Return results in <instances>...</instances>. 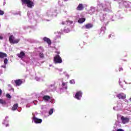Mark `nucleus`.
Segmentation results:
<instances>
[{"mask_svg": "<svg viewBox=\"0 0 131 131\" xmlns=\"http://www.w3.org/2000/svg\"><path fill=\"white\" fill-rule=\"evenodd\" d=\"M108 37L110 38L111 37V34L109 35Z\"/></svg>", "mask_w": 131, "mask_h": 131, "instance_id": "obj_33", "label": "nucleus"}, {"mask_svg": "<svg viewBox=\"0 0 131 131\" xmlns=\"http://www.w3.org/2000/svg\"><path fill=\"white\" fill-rule=\"evenodd\" d=\"M33 120L35 123H41V122H42V120L41 119H38L35 117L33 118Z\"/></svg>", "mask_w": 131, "mask_h": 131, "instance_id": "obj_6", "label": "nucleus"}, {"mask_svg": "<svg viewBox=\"0 0 131 131\" xmlns=\"http://www.w3.org/2000/svg\"><path fill=\"white\" fill-rule=\"evenodd\" d=\"M0 104H2V105H6L7 103L6 102V101L0 99Z\"/></svg>", "mask_w": 131, "mask_h": 131, "instance_id": "obj_17", "label": "nucleus"}, {"mask_svg": "<svg viewBox=\"0 0 131 131\" xmlns=\"http://www.w3.org/2000/svg\"><path fill=\"white\" fill-rule=\"evenodd\" d=\"M70 83H71V84H74L75 83V80L74 79L71 80Z\"/></svg>", "mask_w": 131, "mask_h": 131, "instance_id": "obj_19", "label": "nucleus"}, {"mask_svg": "<svg viewBox=\"0 0 131 131\" xmlns=\"http://www.w3.org/2000/svg\"><path fill=\"white\" fill-rule=\"evenodd\" d=\"M53 113H54V110H53V108H51L50 111L49 112V115H52V114H53Z\"/></svg>", "mask_w": 131, "mask_h": 131, "instance_id": "obj_18", "label": "nucleus"}, {"mask_svg": "<svg viewBox=\"0 0 131 131\" xmlns=\"http://www.w3.org/2000/svg\"><path fill=\"white\" fill-rule=\"evenodd\" d=\"M8 126H10V124H6V127H8Z\"/></svg>", "mask_w": 131, "mask_h": 131, "instance_id": "obj_30", "label": "nucleus"}, {"mask_svg": "<svg viewBox=\"0 0 131 131\" xmlns=\"http://www.w3.org/2000/svg\"><path fill=\"white\" fill-rule=\"evenodd\" d=\"M119 71H123V68H122V67H120L119 68Z\"/></svg>", "mask_w": 131, "mask_h": 131, "instance_id": "obj_25", "label": "nucleus"}, {"mask_svg": "<svg viewBox=\"0 0 131 131\" xmlns=\"http://www.w3.org/2000/svg\"><path fill=\"white\" fill-rule=\"evenodd\" d=\"M3 94V91L1 89H0V96H2V94Z\"/></svg>", "mask_w": 131, "mask_h": 131, "instance_id": "obj_28", "label": "nucleus"}, {"mask_svg": "<svg viewBox=\"0 0 131 131\" xmlns=\"http://www.w3.org/2000/svg\"><path fill=\"white\" fill-rule=\"evenodd\" d=\"M65 32H69L70 31V30L69 29H64Z\"/></svg>", "mask_w": 131, "mask_h": 131, "instance_id": "obj_26", "label": "nucleus"}, {"mask_svg": "<svg viewBox=\"0 0 131 131\" xmlns=\"http://www.w3.org/2000/svg\"><path fill=\"white\" fill-rule=\"evenodd\" d=\"M6 97L8 98V99H11L12 96H11V95L9 94H6Z\"/></svg>", "mask_w": 131, "mask_h": 131, "instance_id": "obj_21", "label": "nucleus"}, {"mask_svg": "<svg viewBox=\"0 0 131 131\" xmlns=\"http://www.w3.org/2000/svg\"><path fill=\"white\" fill-rule=\"evenodd\" d=\"M53 61L55 64H61V63L63 62V60H62V58L59 54L56 55L54 57Z\"/></svg>", "mask_w": 131, "mask_h": 131, "instance_id": "obj_2", "label": "nucleus"}, {"mask_svg": "<svg viewBox=\"0 0 131 131\" xmlns=\"http://www.w3.org/2000/svg\"><path fill=\"white\" fill-rule=\"evenodd\" d=\"M84 9V7H83V4H79L76 8V10L77 11H82Z\"/></svg>", "mask_w": 131, "mask_h": 131, "instance_id": "obj_10", "label": "nucleus"}, {"mask_svg": "<svg viewBox=\"0 0 131 131\" xmlns=\"http://www.w3.org/2000/svg\"><path fill=\"white\" fill-rule=\"evenodd\" d=\"M4 14H5V12L3 11L0 10V15H3Z\"/></svg>", "mask_w": 131, "mask_h": 131, "instance_id": "obj_23", "label": "nucleus"}, {"mask_svg": "<svg viewBox=\"0 0 131 131\" xmlns=\"http://www.w3.org/2000/svg\"><path fill=\"white\" fill-rule=\"evenodd\" d=\"M61 24H62V25H65V22H64V21H62V23H61Z\"/></svg>", "mask_w": 131, "mask_h": 131, "instance_id": "obj_29", "label": "nucleus"}, {"mask_svg": "<svg viewBox=\"0 0 131 131\" xmlns=\"http://www.w3.org/2000/svg\"><path fill=\"white\" fill-rule=\"evenodd\" d=\"M62 84L63 86H64V85H66V83L62 82Z\"/></svg>", "mask_w": 131, "mask_h": 131, "instance_id": "obj_27", "label": "nucleus"}, {"mask_svg": "<svg viewBox=\"0 0 131 131\" xmlns=\"http://www.w3.org/2000/svg\"><path fill=\"white\" fill-rule=\"evenodd\" d=\"M19 106V104L18 103L15 104L12 107L11 110L12 111H15V110H17L18 109V107Z\"/></svg>", "mask_w": 131, "mask_h": 131, "instance_id": "obj_14", "label": "nucleus"}, {"mask_svg": "<svg viewBox=\"0 0 131 131\" xmlns=\"http://www.w3.org/2000/svg\"><path fill=\"white\" fill-rule=\"evenodd\" d=\"M117 98H118V99H125V98H126V95L125 94H124V93H120L118 94L117 95Z\"/></svg>", "mask_w": 131, "mask_h": 131, "instance_id": "obj_7", "label": "nucleus"}, {"mask_svg": "<svg viewBox=\"0 0 131 131\" xmlns=\"http://www.w3.org/2000/svg\"><path fill=\"white\" fill-rule=\"evenodd\" d=\"M121 120L123 124H126V123H128V122H129V118L124 117L123 116L121 117Z\"/></svg>", "mask_w": 131, "mask_h": 131, "instance_id": "obj_4", "label": "nucleus"}, {"mask_svg": "<svg viewBox=\"0 0 131 131\" xmlns=\"http://www.w3.org/2000/svg\"><path fill=\"white\" fill-rule=\"evenodd\" d=\"M14 82L17 86H19L21 83H23V81H22L21 79H17L15 80Z\"/></svg>", "mask_w": 131, "mask_h": 131, "instance_id": "obj_11", "label": "nucleus"}, {"mask_svg": "<svg viewBox=\"0 0 131 131\" xmlns=\"http://www.w3.org/2000/svg\"><path fill=\"white\" fill-rule=\"evenodd\" d=\"M64 1H67V0H64Z\"/></svg>", "mask_w": 131, "mask_h": 131, "instance_id": "obj_36", "label": "nucleus"}, {"mask_svg": "<svg viewBox=\"0 0 131 131\" xmlns=\"http://www.w3.org/2000/svg\"><path fill=\"white\" fill-rule=\"evenodd\" d=\"M9 40L10 43H13V45H15V43H18V42L20 41V39H15V37H14L13 35H11L9 36Z\"/></svg>", "mask_w": 131, "mask_h": 131, "instance_id": "obj_3", "label": "nucleus"}, {"mask_svg": "<svg viewBox=\"0 0 131 131\" xmlns=\"http://www.w3.org/2000/svg\"><path fill=\"white\" fill-rule=\"evenodd\" d=\"M67 22L68 23H69L70 24H72V23H73V21H72L71 20H67Z\"/></svg>", "mask_w": 131, "mask_h": 131, "instance_id": "obj_24", "label": "nucleus"}, {"mask_svg": "<svg viewBox=\"0 0 131 131\" xmlns=\"http://www.w3.org/2000/svg\"><path fill=\"white\" fill-rule=\"evenodd\" d=\"M0 39H3V36H0Z\"/></svg>", "mask_w": 131, "mask_h": 131, "instance_id": "obj_32", "label": "nucleus"}, {"mask_svg": "<svg viewBox=\"0 0 131 131\" xmlns=\"http://www.w3.org/2000/svg\"><path fill=\"white\" fill-rule=\"evenodd\" d=\"M39 56L40 58H43V57H44L43 53H40L39 54Z\"/></svg>", "mask_w": 131, "mask_h": 131, "instance_id": "obj_20", "label": "nucleus"}, {"mask_svg": "<svg viewBox=\"0 0 131 131\" xmlns=\"http://www.w3.org/2000/svg\"><path fill=\"white\" fill-rule=\"evenodd\" d=\"M17 57H18V58H20V59H23V58L25 57L26 55L24 52L21 51L19 53L17 54Z\"/></svg>", "mask_w": 131, "mask_h": 131, "instance_id": "obj_9", "label": "nucleus"}, {"mask_svg": "<svg viewBox=\"0 0 131 131\" xmlns=\"http://www.w3.org/2000/svg\"><path fill=\"white\" fill-rule=\"evenodd\" d=\"M85 21V18L82 17L81 18H79L78 20V23H83Z\"/></svg>", "mask_w": 131, "mask_h": 131, "instance_id": "obj_16", "label": "nucleus"}, {"mask_svg": "<svg viewBox=\"0 0 131 131\" xmlns=\"http://www.w3.org/2000/svg\"><path fill=\"white\" fill-rule=\"evenodd\" d=\"M42 99L45 102H49L50 100H51V96H48V95H45L43 97Z\"/></svg>", "mask_w": 131, "mask_h": 131, "instance_id": "obj_12", "label": "nucleus"}, {"mask_svg": "<svg viewBox=\"0 0 131 131\" xmlns=\"http://www.w3.org/2000/svg\"><path fill=\"white\" fill-rule=\"evenodd\" d=\"M8 86L9 88H12V85H11V84H8Z\"/></svg>", "mask_w": 131, "mask_h": 131, "instance_id": "obj_31", "label": "nucleus"}, {"mask_svg": "<svg viewBox=\"0 0 131 131\" xmlns=\"http://www.w3.org/2000/svg\"><path fill=\"white\" fill-rule=\"evenodd\" d=\"M12 91H13V92H14V88H11Z\"/></svg>", "mask_w": 131, "mask_h": 131, "instance_id": "obj_34", "label": "nucleus"}, {"mask_svg": "<svg viewBox=\"0 0 131 131\" xmlns=\"http://www.w3.org/2000/svg\"><path fill=\"white\" fill-rule=\"evenodd\" d=\"M130 101L131 102V97L130 98Z\"/></svg>", "mask_w": 131, "mask_h": 131, "instance_id": "obj_35", "label": "nucleus"}, {"mask_svg": "<svg viewBox=\"0 0 131 131\" xmlns=\"http://www.w3.org/2000/svg\"><path fill=\"white\" fill-rule=\"evenodd\" d=\"M81 97H82V93L81 91L77 92L75 95V98L77 99V100H80Z\"/></svg>", "mask_w": 131, "mask_h": 131, "instance_id": "obj_5", "label": "nucleus"}, {"mask_svg": "<svg viewBox=\"0 0 131 131\" xmlns=\"http://www.w3.org/2000/svg\"><path fill=\"white\" fill-rule=\"evenodd\" d=\"M34 0H21L22 5H26L28 8L31 9L34 7Z\"/></svg>", "mask_w": 131, "mask_h": 131, "instance_id": "obj_1", "label": "nucleus"}, {"mask_svg": "<svg viewBox=\"0 0 131 131\" xmlns=\"http://www.w3.org/2000/svg\"><path fill=\"white\" fill-rule=\"evenodd\" d=\"M4 64H5V65H7V64H8V59L5 58L4 59Z\"/></svg>", "mask_w": 131, "mask_h": 131, "instance_id": "obj_22", "label": "nucleus"}, {"mask_svg": "<svg viewBox=\"0 0 131 131\" xmlns=\"http://www.w3.org/2000/svg\"><path fill=\"white\" fill-rule=\"evenodd\" d=\"M8 55L4 52H0V59H4V58H7Z\"/></svg>", "mask_w": 131, "mask_h": 131, "instance_id": "obj_13", "label": "nucleus"}, {"mask_svg": "<svg viewBox=\"0 0 131 131\" xmlns=\"http://www.w3.org/2000/svg\"><path fill=\"white\" fill-rule=\"evenodd\" d=\"M93 24H88L85 25V28H86V29H90V28H93Z\"/></svg>", "mask_w": 131, "mask_h": 131, "instance_id": "obj_15", "label": "nucleus"}, {"mask_svg": "<svg viewBox=\"0 0 131 131\" xmlns=\"http://www.w3.org/2000/svg\"><path fill=\"white\" fill-rule=\"evenodd\" d=\"M43 40L45 42H47L48 45H52V41H51V39H50L48 37H45L43 38Z\"/></svg>", "mask_w": 131, "mask_h": 131, "instance_id": "obj_8", "label": "nucleus"}]
</instances>
